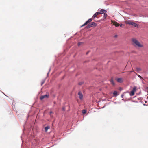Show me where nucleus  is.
I'll list each match as a JSON object with an SVG mask.
<instances>
[{
  "instance_id": "nucleus-2",
  "label": "nucleus",
  "mask_w": 148,
  "mask_h": 148,
  "mask_svg": "<svg viewBox=\"0 0 148 148\" xmlns=\"http://www.w3.org/2000/svg\"><path fill=\"white\" fill-rule=\"evenodd\" d=\"M96 25L97 24L95 22H91L88 24L87 26V28H88L93 26H96Z\"/></svg>"
},
{
  "instance_id": "nucleus-11",
  "label": "nucleus",
  "mask_w": 148,
  "mask_h": 148,
  "mask_svg": "<svg viewBox=\"0 0 148 148\" xmlns=\"http://www.w3.org/2000/svg\"><path fill=\"white\" fill-rule=\"evenodd\" d=\"M133 26H134L138 28V25L134 22L133 23Z\"/></svg>"
},
{
  "instance_id": "nucleus-16",
  "label": "nucleus",
  "mask_w": 148,
  "mask_h": 148,
  "mask_svg": "<svg viewBox=\"0 0 148 148\" xmlns=\"http://www.w3.org/2000/svg\"><path fill=\"white\" fill-rule=\"evenodd\" d=\"M98 12L99 13V14H103L104 13L103 11H102V9H101L100 11Z\"/></svg>"
},
{
  "instance_id": "nucleus-19",
  "label": "nucleus",
  "mask_w": 148,
  "mask_h": 148,
  "mask_svg": "<svg viewBox=\"0 0 148 148\" xmlns=\"http://www.w3.org/2000/svg\"><path fill=\"white\" fill-rule=\"evenodd\" d=\"M83 44V42H79L78 44V46H80L81 45Z\"/></svg>"
},
{
  "instance_id": "nucleus-5",
  "label": "nucleus",
  "mask_w": 148,
  "mask_h": 148,
  "mask_svg": "<svg viewBox=\"0 0 148 148\" xmlns=\"http://www.w3.org/2000/svg\"><path fill=\"white\" fill-rule=\"evenodd\" d=\"M112 23L116 27H118L119 26V24L117 22L115 21H114L111 20Z\"/></svg>"
},
{
  "instance_id": "nucleus-21",
  "label": "nucleus",
  "mask_w": 148,
  "mask_h": 148,
  "mask_svg": "<svg viewBox=\"0 0 148 148\" xmlns=\"http://www.w3.org/2000/svg\"><path fill=\"white\" fill-rule=\"evenodd\" d=\"M83 82H81L79 83V85H81L83 84Z\"/></svg>"
},
{
  "instance_id": "nucleus-18",
  "label": "nucleus",
  "mask_w": 148,
  "mask_h": 148,
  "mask_svg": "<svg viewBox=\"0 0 148 148\" xmlns=\"http://www.w3.org/2000/svg\"><path fill=\"white\" fill-rule=\"evenodd\" d=\"M86 110H84V109L83 110H82V113H83V114H85V113H86Z\"/></svg>"
},
{
  "instance_id": "nucleus-7",
  "label": "nucleus",
  "mask_w": 148,
  "mask_h": 148,
  "mask_svg": "<svg viewBox=\"0 0 148 148\" xmlns=\"http://www.w3.org/2000/svg\"><path fill=\"white\" fill-rule=\"evenodd\" d=\"M134 22L128 20L125 21V23L127 24H129L132 25H133Z\"/></svg>"
},
{
  "instance_id": "nucleus-10",
  "label": "nucleus",
  "mask_w": 148,
  "mask_h": 148,
  "mask_svg": "<svg viewBox=\"0 0 148 148\" xmlns=\"http://www.w3.org/2000/svg\"><path fill=\"white\" fill-rule=\"evenodd\" d=\"M99 14V13L98 12H96L92 16V18H95L96 16Z\"/></svg>"
},
{
  "instance_id": "nucleus-4",
  "label": "nucleus",
  "mask_w": 148,
  "mask_h": 148,
  "mask_svg": "<svg viewBox=\"0 0 148 148\" xmlns=\"http://www.w3.org/2000/svg\"><path fill=\"white\" fill-rule=\"evenodd\" d=\"M94 18H92V17L91 18L89 19L87 21H86L84 24L82 25L81 26V27H82L83 26H84L87 24H88V23L91 22L93 19Z\"/></svg>"
},
{
  "instance_id": "nucleus-25",
  "label": "nucleus",
  "mask_w": 148,
  "mask_h": 148,
  "mask_svg": "<svg viewBox=\"0 0 148 148\" xmlns=\"http://www.w3.org/2000/svg\"><path fill=\"white\" fill-rule=\"evenodd\" d=\"M122 25V24H119V26H120L121 27Z\"/></svg>"
},
{
  "instance_id": "nucleus-23",
  "label": "nucleus",
  "mask_w": 148,
  "mask_h": 148,
  "mask_svg": "<svg viewBox=\"0 0 148 148\" xmlns=\"http://www.w3.org/2000/svg\"><path fill=\"white\" fill-rule=\"evenodd\" d=\"M102 11H103V12H107V11L106 10H104L103 9H102Z\"/></svg>"
},
{
  "instance_id": "nucleus-1",
  "label": "nucleus",
  "mask_w": 148,
  "mask_h": 148,
  "mask_svg": "<svg viewBox=\"0 0 148 148\" xmlns=\"http://www.w3.org/2000/svg\"><path fill=\"white\" fill-rule=\"evenodd\" d=\"M132 41L134 45L136 46H137L139 47H143V45L140 43L135 38H133L132 40Z\"/></svg>"
},
{
  "instance_id": "nucleus-17",
  "label": "nucleus",
  "mask_w": 148,
  "mask_h": 148,
  "mask_svg": "<svg viewBox=\"0 0 148 148\" xmlns=\"http://www.w3.org/2000/svg\"><path fill=\"white\" fill-rule=\"evenodd\" d=\"M107 14H106V13H104V16H103V17H104V19H105L106 17H107Z\"/></svg>"
},
{
  "instance_id": "nucleus-20",
  "label": "nucleus",
  "mask_w": 148,
  "mask_h": 148,
  "mask_svg": "<svg viewBox=\"0 0 148 148\" xmlns=\"http://www.w3.org/2000/svg\"><path fill=\"white\" fill-rule=\"evenodd\" d=\"M45 81L44 80H42L41 83V86H42V85L44 84L45 83Z\"/></svg>"
},
{
  "instance_id": "nucleus-26",
  "label": "nucleus",
  "mask_w": 148,
  "mask_h": 148,
  "mask_svg": "<svg viewBox=\"0 0 148 148\" xmlns=\"http://www.w3.org/2000/svg\"><path fill=\"white\" fill-rule=\"evenodd\" d=\"M52 113V112L51 111L50 112V114H51Z\"/></svg>"
},
{
  "instance_id": "nucleus-13",
  "label": "nucleus",
  "mask_w": 148,
  "mask_h": 148,
  "mask_svg": "<svg viewBox=\"0 0 148 148\" xmlns=\"http://www.w3.org/2000/svg\"><path fill=\"white\" fill-rule=\"evenodd\" d=\"M110 81L111 84L113 85H115V83L113 80L112 79H111Z\"/></svg>"
},
{
  "instance_id": "nucleus-24",
  "label": "nucleus",
  "mask_w": 148,
  "mask_h": 148,
  "mask_svg": "<svg viewBox=\"0 0 148 148\" xmlns=\"http://www.w3.org/2000/svg\"><path fill=\"white\" fill-rule=\"evenodd\" d=\"M138 76L140 78H142V77L139 75H138Z\"/></svg>"
},
{
  "instance_id": "nucleus-3",
  "label": "nucleus",
  "mask_w": 148,
  "mask_h": 148,
  "mask_svg": "<svg viewBox=\"0 0 148 148\" xmlns=\"http://www.w3.org/2000/svg\"><path fill=\"white\" fill-rule=\"evenodd\" d=\"M136 87H134L133 88L132 90L130 92V95L131 96H133L134 94V92L136 91Z\"/></svg>"
},
{
  "instance_id": "nucleus-12",
  "label": "nucleus",
  "mask_w": 148,
  "mask_h": 148,
  "mask_svg": "<svg viewBox=\"0 0 148 148\" xmlns=\"http://www.w3.org/2000/svg\"><path fill=\"white\" fill-rule=\"evenodd\" d=\"M50 127L49 126H47L46 127H45V131L46 132L49 129Z\"/></svg>"
},
{
  "instance_id": "nucleus-14",
  "label": "nucleus",
  "mask_w": 148,
  "mask_h": 148,
  "mask_svg": "<svg viewBox=\"0 0 148 148\" xmlns=\"http://www.w3.org/2000/svg\"><path fill=\"white\" fill-rule=\"evenodd\" d=\"M136 70L137 71H140L141 70V68H138V67L136 68Z\"/></svg>"
},
{
  "instance_id": "nucleus-9",
  "label": "nucleus",
  "mask_w": 148,
  "mask_h": 148,
  "mask_svg": "<svg viewBox=\"0 0 148 148\" xmlns=\"http://www.w3.org/2000/svg\"><path fill=\"white\" fill-rule=\"evenodd\" d=\"M78 95L79 96V98L81 100L83 98V96L82 94L80 92H79L78 93Z\"/></svg>"
},
{
  "instance_id": "nucleus-6",
  "label": "nucleus",
  "mask_w": 148,
  "mask_h": 148,
  "mask_svg": "<svg viewBox=\"0 0 148 148\" xmlns=\"http://www.w3.org/2000/svg\"><path fill=\"white\" fill-rule=\"evenodd\" d=\"M49 97V95H42L40 96V99L41 100H42L45 98H47Z\"/></svg>"
},
{
  "instance_id": "nucleus-15",
  "label": "nucleus",
  "mask_w": 148,
  "mask_h": 148,
  "mask_svg": "<svg viewBox=\"0 0 148 148\" xmlns=\"http://www.w3.org/2000/svg\"><path fill=\"white\" fill-rule=\"evenodd\" d=\"M113 94L114 95H117V92L116 91H114L113 92Z\"/></svg>"
},
{
  "instance_id": "nucleus-8",
  "label": "nucleus",
  "mask_w": 148,
  "mask_h": 148,
  "mask_svg": "<svg viewBox=\"0 0 148 148\" xmlns=\"http://www.w3.org/2000/svg\"><path fill=\"white\" fill-rule=\"evenodd\" d=\"M117 81L119 83H121L123 82V80L122 78H119L117 79Z\"/></svg>"
},
{
  "instance_id": "nucleus-27",
  "label": "nucleus",
  "mask_w": 148,
  "mask_h": 148,
  "mask_svg": "<svg viewBox=\"0 0 148 148\" xmlns=\"http://www.w3.org/2000/svg\"><path fill=\"white\" fill-rule=\"evenodd\" d=\"M88 52H87L86 53V54H88Z\"/></svg>"
},
{
  "instance_id": "nucleus-22",
  "label": "nucleus",
  "mask_w": 148,
  "mask_h": 148,
  "mask_svg": "<svg viewBox=\"0 0 148 148\" xmlns=\"http://www.w3.org/2000/svg\"><path fill=\"white\" fill-rule=\"evenodd\" d=\"M65 107H63L62 108V110L63 111H65Z\"/></svg>"
}]
</instances>
